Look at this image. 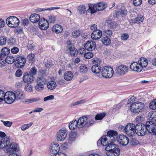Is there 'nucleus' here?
I'll list each match as a JSON object with an SVG mask.
<instances>
[{
    "mask_svg": "<svg viewBox=\"0 0 156 156\" xmlns=\"http://www.w3.org/2000/svg\"><path fill=\"white\" fill-rule=\"evenodd\" d=\"M23 79L25 83H28L32 82L34 80V77L32 75L27 73H24Z\"/></svg>",
    "mask_w": 156,
    "mask_h": 156,
    "instance_id": "obj_17",
    "label": "nucleus"
},
{
    "mask_svg": "<svg viewBox=\"0 0 156 156\" xmlns=\"http://www.w3.org/2000/svg\"><path fill=\"white\" fill-rule=\"evenodd\" d=\"M136 133L138 136H143L145 135L147 133L146 124L145 125L143 123H139L136 124Z\"/></svg>",
    "mask_w": 156,
    "mask_h": 156,
    "instance_id": "obj_5",
    "label": "nucleus"
},
{
    "mask_svg": "<svg viewBox=\"0 0 156 156\" xmlns=\"http://www.w3.org/2000/svg\"><path fill=\"white\" fill-rule=\"evenodd\" d=\"M54 99V96L53 95H50L45 97L44 99V101H46L48 100H52Z\"/></svg>",
    "mask_w": 156,
    "mask_h": 156,
    "instance_id": "obj_61",
    "label": "nucleus"
},
{
    "mask_svg": "<svg viewBox=\"0 0 156 156\" xmlns=\"http://www.w3.org/2000/svg\"><path fill=\"white\" fill-rule=\"evenodd\" d=\"M6 42V39L5 37L1 36L0 37V45H5Z\"/></svg>",
    "mask_w": 156,
    "mask_h": 156,
    "instance_id": "obj_53",
    "label": "nucleus"
},
{
    "mask_svg": "<svg viewBox=\"0 0 156 156\" xmlns=\"http://www.w3.org/2000/svg\"><path fill=\"white\" fill-rule=\"evenodd\" d=\"M102 35V32L101 30H99L94 31L91 34V37L93 40H97L99 39Z\"/></svg>",
    "mask_w": 156,
    "mask_h": 156,
    "instance_id": "obj_20",
    "label": "nucleus"
},
{
    "mask_svg": "<svg viewBox=\"0 0 156 156\" xmlns=\"http://www.w3.org/2000/svg\"><path fill=\"white\" fill-rule=\"evenodd\" d=\"M101 74L102 76L104 78H111L114 74L113 69L109 66H105L102 69Z\"/></svg>",
    "mask_w": 156,
    "mask_h": 156,
    "instance_id": "obj_4",
    "label": "nucleus"
},
{
    "mask_svg": "<svg viewBox=\"0 0 156 156\" xmlns=\"http://www.w3.org/2000/svg\"><path fill=\"white\" fill-rule=\"evenodd\" d=\"M36 82L37 84H42L43 85H45L47 82L46 79L42 76L37 77L36 79Z\"/></svg>",
    "mask_w": 156,
    "mask_h": 156,
    "instance_id": "obj_31",
    "label": "nucleus"
},
{
    "mask_svg": "<svg viewBox=\"0 0 156 156\" xmlns=\"http://www.w3.org/2000/svg\"><path fill=\"white\" fill-rule=\"evenodd\" d=\"M73 77V74L71 71L66 72L64 74V79L67 81H70L71 80Z\"/></svg>",
    "mask_w": 156,
    "mask_h": 156,
    "instance_id": "obj_26",
    "label": "nucleus"
},
{
    "mask_svg": "<svg viewBox=\"0 0 156 156\" xmlns=\"http://www.w3.org/2000/svg\"><path fill=\"white\" fill-rule=\"evenodd\" d=\"M11 51L13 54H17L19 51V49L17 47L14 46L11 48Z\"/></svg>",
    "mask_w": 156,
    "mask_h": 156,
    "instance_id": "obj_58",
    "label": "nucleus"
},
{
    "mask_svg": "<svg viewBox=\"0 0 156 156\" xmlns=\"http://www.w3.org/2000/svg\"><path fill=\"white\" fill-rule=\"evenodd\" d=\"M118 135L117 132L115 130H110L108 131L106 136L108 138L109 142H114L117 139V136Z\"/></svg>",
    "mask_w": 156,
    "mask_h": 156,
    "instance_id": "obj_12",
    "label": "nucleus"
},
{
    "mask_svg": "<svg viewBox=\"0 0 156 156\" xmlns=\"http://www.w3.org/2000/svg\"><path fill=\"white\" fill-rule=\"evenodd\" d=\"M80 120V118L76 121V120L73 121L69 124V127L70 129L73 130L77 126L79 128L83 127L82 122Z\"/></svg>",
    "mask_w": 156,
    "mask_h": 156,
    "instance_id": "obj_14",
    "label": "nucleus"
},
{
    "mask_svg": "<svg viewBox=\"0 0 156 156\" xmlns=\"http://www.w3.org/2000/svg\"><path fill=\"white\" fill-rule=\"evenodd\" d=\"M113 142H110V144H108L105 147V150L108 151H112L114 150L118 149L119 148L118 146L115 144H113Z\"/></svg>",
    "mask_w": 156,
    "mask_h": 156,
    "instance_id": "obj_23",
    "label": "nucleus"
},
{
    "mask_svg": "<svg viewBox=\"0 0 156 156\" xmlns=\"http://www.w3.org/2000/svg\"><path fill=\"white\" fill-rule=\"evenodd\" d=\"M15 65L18 68H22L24 66L26 61V59L23 56H19L17 57L16 59Z\"/></svg>",
    "mask_w": 156,
    "mask_h": 156,
    "instance_id": "obj_11",
    "label": "nucleus"
},
{
    "mask_svg": "<svg viewBox=\"0 0 156 156\" xmlns=\"http://www.w3.org/2000/svg\"><path fill=\"white\" fill-rule=\"evenodd\" d=\"M50 147L54 150H56L58 152L60 150V147L57 143H53L51 144Z\"/></svg>",
    "mask_w": 156,
    "mask_h": 156,
    "instance_id": "obj_44",
    "label": "nucleus"
},
{
    "mask_svg": "<svg viewBox=\"0 0 156 156\" xmlns=\"http://www.w3.org/2000/svg\"><path fill=\"white\" fill-rule=\"evenodd\" d=\"M5 62L8 64H12L15 61V58L13 56H6L5 58Z\"/></svg>",
    "mask_w": 156,
    "mask_h": 156,
    "instance_id": "obj_40",
    "label": "nucleus"
},
{
    "mask_svg": "<svg viewBox=\"0 0 156 156\" xmlns=\"http://www.w3.org/2000/svg\"><path fill=\"white\" fill-rule=\"evenodd\" d=\"M95 117L92 115L87 117L83 116L80 118L83 127H89L92 126L95 122Z\"/></svg>",
    "mask_w": 156,
    "mask_h": 156,
    "instance_id": "obj_1",
    "label": "nucleus"
},
{
    "mask_svg": "<svg viewBox=\"0 0 156 156\" xmlns=\"http://www.w3.org/2000/svg\"><path fill=\"white\" fill-rule=\"evenodd\" d=\"M96 44L92 40H89L87 41L85 44V48L88 51H91L94 50L96 48Z\"/></svg>",
    "mask_w": 156,
    "mask_h": 156,
    "instance_id": "obj_16",
    "label": "nucleus"
},
{
    "mask_svg": "<svg viewBox=\"0 0 156 156\" xmlns=\"http://www.w3.org/2000/svg\"><path fill=\"white\" fill-rule=\"evenodd\" d=\"M129 37V35L127 34H124L121 36V38L122 40H126Z\"/></svg>",
    "mask_w": 156,
    "mask_h": 156,
    "instance_id": "obj_64",
    "label": "nucleus"
},
{
    "mask_svg": "<svg viewBox=\"0 0 156 156\" xmlns=\"http://www.w3.org/2000/svg\"><path fill=\"white\" fill-rule=\"evenodd\" d=\"M47 86L48 89L53 90L56 87L57 84L55 81H51L48 83Z\"/></svg>",
    "mask_w": 156,
    "mask_h": 156,
    "instance_id": "obj_35",
    "label": "nucleus"
},
{
    "mask_svg": "<svg viewBox=\"0 0 156 156\" xmlns=\"http://www.w3.org/2000/svg\"><path fill=\"white\" fill-rule=\"evenodd\" d=\"M19 148H18L17 144L14 143L9 144L6 147V151L7 152L13 153L16 152L19 150Z\"/></svg>",
    "mask_w": 156,
    "mask_h": 156,
    "instance_id": "obj_15",
    "label": "nucleus"
},
{
    "mask_svg": "<svg viewBox=\"0 0 156 156\" xmlns=\"http://www.w3.org/2000/svg\"><path fill=\"white\" fill-rule=\"evenodd\" d=\"M135 105L134 103H133L131 105L130 107V109L131 111L134 113H137L139 112V109H138V108H136V107H135Z\"/></svg>",
    "mask_w": 156,
    "mask_h": 156,
    "instance_id": "obj_42",
    "label": "nucleus"
},
{
    "mask_svg": "<svg viewBox=\"0 0 156 156\" xmlns=\"http://www.w3.org/2000/svg\"><path fill=\"white\" fill-rule=\"evenodd\" d=\"M149 108L152 109H156V99L152 100L149 104Z\"/></svg>",
    "mask_w": 156,
    "mask_h": 156,
    "instance_id": "obj_46",
    "label": "nucleus"
},
{
    "mask_svg": "<svg viewBox=\"0 0 156 156\" xmlns=\"http://www.w3.org/2000/svg\"><path fill=\"white\" fill-rule=\"evenodd\" d=\"M35 89L37 91H41L44 90V85L37 83V84L35 87Z\"/></svg>",
    "mask_w": 156,
    "mask_h": 156,
    "instance_id": "obj_49",
    "label": "nucleus"
},
{
    "mask_svg": "<svg viewBox=\"0 0 156 156\" xmlns=\"http://www.w3.org/2000/svg\"><path fill=\"white\" fill-rule=\"evenodd\" d=\"M107 6V4L104 2L98 3L95 6L96 9L98 11H102L105 9Z\"/></svg>",
    "mask_w": 156,
    "mask_h": 156,
    "instance_id": "obj_28",
    "label": "nucleus"
},
{
    "mask_svg": "<svg viewBox=\"0 0 156 156\" xmlns=\"http://www.w3.org/2000/svg\"><path fill=\"white\" fill-rule=\"evenodd\" d=\"M95 5L93 4H90L89 5V8L88 10L90 11L91 13H94L96 12V10L95 9Z\"/></svg>",
    "mask_w": 156,
    "mask_h": 156,
    "instance_id": "obj_52",
    "label": "nucleus"
},
{
    "mask_svg": "<svg viewBox=\"0 0 156 156\" xmlns=\"http://www.w3.org/2000/svg\"><path fill=\"white\" fill-rule=\"evenodd\" d=\"M91 69L93 73L98 74L101 71V67L100 66H93L91 67Z\"/></svg>",
    "mask_w": 156,
    "mask_h": 156,
    "instance_id": "obj_34",
    "label": "nucleus"
},
{
    "mask_svg": "<svg viewBox=\"0 0 156 156\" xmlns=\"http://www.w3.org/2000/svg\"><path fill=\"white\" fill-rule=\"evenodd\" d=\"M23 74L22 71L20 69H17L15 73V75L17 77H19L21 76Z\"/></svg>",
    "mask_w": 156,
    "mask_h": 156,
    "instance_id": "obj_62",
    "label": "nucleus"
},
{
    "mask_svg": "<svg viewBox=\"0 0 156 156\" xmlns=\"http://www.w3.org/2000/svg\"><path fill=\"white\" fill-rule=\"evenodd\" d=\"M37 73V70L35 67H33L31 68L30 71V74L32 75L33 76L36 74Z\"/></svg>",
    "mask_w": 156,
    "mask_h": 156,
    "instance_id": "obj_54",
    "label": "nucleus"
},
{
    "mask_svg": "<svg viewBox=\"0 0 156 156\" xmlns=\"http://www.w3.org/2000/svg\"><path fill=\"white\" fill-rule=\"evenodd\" d=\"M94 56L93 54L91 52H88L84 54V57L86 59H90Z\"/></svg>",
    "mask_w": 156,
    "mask_h": 156,
    "instance_id": "obj_51",
    "label": "nucleus"
},
{
    "mask_svg": "<svg viewBox=\"0 0 156 156\" xmlns=\"http://www.w3.org/2000/svg\"><path fill=\"white\" fill-rule=\"evenodd\" d=\"M68 48L69 51V53L72 56H73L77 54V51L73 46H72L71 43H69L68 45Z\"/></svg>",
    "mask_w": 156,
    "mask_h": 156,
    "instance_id": "obj_25",
    "label": "nucleus"
},
{
    "mask_svg": "<svg viewBox=\"0 0 156 156\" xmlns=\"http://www.w3.org/2000/svg\"><path fill=\"white\" fill-rule=\"evenodd\" d=\"M106 115V113L105 112H102L97 114L95 119L96 120H101Z\"/></svg>",
    "mask_w": 156,
    "mask_h": 156,
    "instance_id": "obj_43",
    "label": "nucleus"
},
{
    "mask_svg": "<svg viewBox=\"0 0 156 156\" xmlns=\"http://www.w3.org/2000/svg\"><path fill=\"white\" fill-rule=\"evenodd\" d=\"M6 23L9 27H15L19 25L20 21L19 19L16 17L10 16L7 19Z\"/></svg>",
    "mask_w": 156,
    "mask_h": 156,
    "instance_id": "obj_6",
    "label": "nucleus"
},
{
    "mask_svg": "<svg viewBox=\"0 0 156 156\" xmlns=\"http://www.w3.org/2000/svg\"><path fill=\"white\" fill-rule=\"evenodd\" d=\"M128 11L126 8L124 6L120 7L118 11H115L113 14L114 17H120L122 20H124L127 16Z\"/></svg>",
    "mask_w": 156,
    "mask_h": 156,
    "instance_id": "obj_2",
    "label": "nucleus"
},
{
    "mask_svg": "<svg viewBox=\"0 0 156 156\" xmlns=\"http://www.w3.org/2000/svg\"><path fill=\"white\" fill-rule=\"evenodd\" d=\"M1 122H2L4 125L6 126L7 127H10L11 126L12 124V122L11 121H4L3 120H2Z\"/></svg>",
    "mask_w": 156,
    "mask_h": 156,
    "instance_id": "obj_56",
    "label": "nucleus"
},
{
    "mask_svg": "<svg viewBox=\"0 0 156 156\" xmlns=\"http://www.w3.org/2000/svg\"><path fill=\"white\" fill-rule=\"evenodd\" d=\"M135 105V107L139 109V112L142 111L144 108V103L140 102H136L134 103Z\"/></svg>",
    "mask_w": 156,
    "mask_h": 156,
    "instance_id": "obj_37",
    "label": "nucleus"
},
{
    "mask_svg": "<svg viewBox=\"0 0 156 156\" xmlns=\"http://www.w3.org/2000/svg\"><path fill=\"white\" fill-rule=\"evenodd\" d=\"M55 20V17L53 15H51L49 16L48 21L50 23H54Z\"/></svg>",
    "mask_w": 156,
    "mask_h": 156,
    "instance_id": "obj_60",
    "label": "nucleus"
},
{
    "mask_svg": "<svg viewBox=\"0 0 156 156\" xmlns=\"http://www.w3.org/2000/svg\"><path fill=\"white\" fill-rule=\"evenodd\" d=\"M139 65L138 63L136 62H133L131 64L130 66V68L133 71L140 72L142 70V67L138 66Z\"/></svg>",
    "mask_w": 156,
    "mask_h": 156,
    "instance_id": "obj_22",
    "label": "nucleus"
},
{
    "mask_svg": "<svg viewBox=\"0 0 156 156\" xmlns=\"http://www.w3.org/2000/svg\"><path fill=\"white\" fill-rule=\"evenodd\" d=\"M147 131L151 134L156 135V124L152 121H148L146 122Z\"/></svg>",
    "mask_w": 156,
    "mask_h": 156,
    "instance_id": "obj_8",
    "label": "nucleus"
},
{
    "mask_svg": "<svg viewBox=\"0 0 156 156\" xmlns=\"http://www.w3.org/2000/svg\"><path fill=\"white\" fill-rule=\"evenodd\" d=\"M101 138L102 141V146L106 147L108 144H110L108 138L106 135L103 136Z\"/></svg>",
    "mask_w": 156,
    "mask_h": 156,
    "instance_id": "obj_36",
    "label": "nucleus"
},
{
    "mask_svg": "<svg viewBox=\"0 0 156 156\" xmlns=\"http://www.w3.org/2000/svg\"><path fill=\"white\" fill-rule=\"evenodd\" d=\"M41 19L39 15L36 13L32 14L30 17V21L33 23L39 22Z\"/></svg>",
    "mask_w": 156,
    "mask_h": 156,
    "instance_id": "obj_21",
    "label": "nucleus"
},
{
    "mask_svg": "<svg viewBox=\"0 0 156 156\" xmlns=\"http://www.w3.org/2000/svg\"><path fill=\"white\" fill-rule=\"evenodd\" d=\"M109 37H103L102 38L101 41L103 44L105 45H107L110 44L111 42V40Z\"/></svg>",
    "mask_w": 156,
    "mask_h": 156,
    "instance_id": "obj_39",
    "label": "nucleus"
},
{
    "mask_svg": "<svg viewBox=\"0 0 156 156\" xmlns=\"http://www.w3.org/2000/svg\"><path fill=\"white\" fill-rule=\"evenodd\" d=\"M10 52V49L7 47H4L2 48L1 51V53L2 55L4 58L5 57L8 55Z\"/></svg>",
    "mask_w": 156,
    "mask_h": 156,
    "instance_id": "obj_32",
    "label": "nucleus"
},
{
    "mask_svg": "<svg viewBox=\"0 0 156 156\" xmlns=\"http://www.w3.org/2000/svg\"><path fill=\"white\" fill-rule=\"evenodd\" d=\"M139 144V142L136 140H133L129 142V144L130 145L135 146Z\"/></svg>",
    "mask_w": 156,
    "mask_h": 156,
    "instance_id": "obj_63",
    "label": "nucleus"
},
{
    "mask_svg": "<svg viewBox=\"0 0 156 156\" xmlns=\"http://www.w3.org/2000/svg\"><path fill=\"white\" fill-rule=\"evenodd\" d=\"M120 154V149L119 148L117 149L112 151L107 152L106 154L108 156H118Z\"/></svg>",
    "mask_w": 156,
    "mask_h": 156,
    "instance_id": "obj_29",
    "label": "nucleus"
},
{
    "mask_svg": "<svg viewBox=\"0 0 156 156\" xmlns=\"http://www.w3.org/2000/svg\"><path fill=\"white\" fill-rule=\"evenodd\" d=\"M73 36L75 38H77L80 35V32L79 30H75L72 32Z\"/></svg>",
    "mask_w": 156,
    "mask_h": 156,
    "instance_id": "obj_55",
    "label": "nucleus"
},
{
    "mask_svg": "<svg viewBox=\"0 0 156 156\" xmlns=\"http://www.w3.org/2000/svg\"><path fill=\"white\" fill-rule=\"evenodd\" d=\"M117 141L120 144L124 146H126L129 142L128 137L126 136L123 134L119 136Z\"/></svg>",
    "mask_w": 156,
    "mask_h": 156,
    "instance_id": "obj_13",
    "label": "nucleus"
},
{
    "mask_svg": "<svg viewBox=\"0 0 156 156\" xmlns=\"http://www.w3.org/2000/svg\"><path fill=\"white\" fill-rule=\"evenodd\" d=\"M57 140L61 141H63L67 136V132L66 129H61L57 132Z\"/></svg>",
    "mask_w": 156,
    "mask_h": 156,
    "instance_id": "obj_10",
    "label": "nucleus"
},
{
    "mask_svg": "<svg viewBox=\"0 0 156 156\" xmlns=\"http://www.w3.org/2000/svg\"><path fill=\"white\" fill-rule=\"evenodd\" d=\"M33 124V122H31L29 124L23 125L21 126L20 128L22 130H25L31 126Z\"/></svg>",
    "mask_w": 156,
    "mask_h": 156,
    "instance_id": "obj_48",
    "label": "nucleus"
},
{
    "mask_svg": "<svg viewBox=\"0 0 156 156\" xmlns=\"http://www.w3.org/2000/svg\"><path fill=\"white\" fill-rule=\"evenodd\" d=\"M16 96V98L17 100H21L24 99L25 97V94L21 90H19L14 91Z\"/></svg>",
    "mask_w": 156,
    "mask_h": 156,
    "instance_id": "obj_24",
    "label": "nucleus"
},
{
    "mask_svg": "<svg viewBox=\"0 0 156 156\" xmlns=\"http://www.w3.org/2000/svg\"><path fill=\"white\" fill-rule=\"evenodd\" d=\"M39 25L40 28L43 30H46L49 27L48 23L44 18L43 19L41 18L39 23Z\"/></svg>",
    "mask_w": 156,
    "mask_h": 156,
    "instance_id": "obj_19",
    "label": "nucleus"
},
{
    "mask_svg": "<svg viewBox=\"0 0 156 156\" xmlns=\"http://www.w3.org/2000/svg\"><path fill=\"white\" fill-rule=\"evenodd\" d=\"M142 2V0H133V4L136 6L140 5Z\"/></svg>",
    "mask_w": 156,
    "mask_h": 156,
    "instance_id": "obj_59",
    "label": "nucleus"
},
{
    "mask_svg": "<svg viewBox=\"0 0 156 156\" xmlns=\"http://www.w3.org/2000/svg\"><path fill=\"white\" fill-rule=\"evenodd\" d=\"M52 30L53 32L58 34L62 32L63 29L61 25L56 24L52 27Z\"/></svg>",
    "mask_w": 156,
    "mask_h": 156,
    "instance_id": "obj_30",
    "label": "nucleus"
},
{
    "mask_svg": "<svg viewBox=\"0 0 156 156\" xmlns=\"http://www.w3.org/2000/svg\"><path fill=\"white\" fill-rule=\"evenodd\" d=\"M49 154L51 155L55 156V155H56V154H58V152L56 151V150H54L53 149H52V148H51L50 147L49 148Z\"/></svg>",
    "mask_w": 156,
    "mask_h": 156,
    "instance_id": "obj_57",
    "label": "nucleus"
},
{
    "mask_svg": "<svg viewBox=\"0 0 156 156\" xmlns=\"http://www.w3.org/2000/svg\"><path fill=\"white\" fill-rule=\"evenodd\" d=\"M139 65L140 67L142 68L146 67L148 64V62L147 60L144 58H140V60L138 61Z\"/></svg>",
    "mask_w": 156,
    "mask_h": 156,
    "instance_id": "obj_27",
    "label": "nucleus"
},
{
    "mask_svg": "<svg viewBox=\"0 0 156 156\" xmlns=\"http://www.w3.org/2000/svg\"><path fill=\"white\" fill-rule=\"evenodd\" d=\"M77 10L80 14H83L85 13L86 7L84 5H80L78 7Z\"/></svg>",
    "mask_w": 156,
    "mask_h": 156,
    "instance_id": "obj_45",
    "label": "nucleus"
},
{
    "mask_svg": "<svg viewBox=\"0 0 156 156\" xmlns=\"http://www.w3.org/2000/svg\"><path fill=\"white\" fill-rule=\"evenodd\" d=\"M10 144V141L9 138H4L0 140V148H4L6 150V147Z\"/></svg>",
    "mask_w": 156,
    "mask_h": 156,
    "instance_id": "obj_18",
    "label": "nucleus"
},
{
    "mask_svg": "<svg viewBox=\"0 0 156 156\" xmlns=\"http://www.w3.org/2000/svg\"><path fill=\"white\" fill-rule=\"evenodd\" d=\"M106 23L111 28H114L115 27V22L110 19H108L106 21Z\"/></svg>",
    "mask_w": 156,
    "mask_h": 156,
    "instance_id": "obj_38",
    "label": "nucleus"
},
{
    "mask_svg": "<svg viewBox=\"0 0 156 156\" xmlns=\"http://www.w3.org/2000/svg\"><path fill=\"white\" fill-rule=\"evenodd\" d=\"M103 33L104 34H104V35H106V36L109 37H110L111 36H112V30L109 29L104 30L103 31Z\"/></svg>",
    "mask_w": 156,
    "mask_h": 156,
    "instance_id": "obj_50",
    "label": "nucleus"
},
{
    "mask_svg": "<svg viewBox=\"0 0 156 156\" xmlns=\"http://www.w3.org/2000/svg\"><path fill=\"white\" fill-rule=\"evenodd\" d=\"M148 116L149 119L152 121L156 122V112L155 111H151L149 112L148 114Z\"/></svg>",
    "mask_w": 156,
    "mask_h": 156,
    "instance_id": "obj_33",
    "label": "nucleus"
},
{
    "mask_svg": "<svg viewBox=\"0 0 156 156\" xmlns=\"http://www.w3.org/2000/svg\"><path fill=\"white\" fill-rule=\"evenodd\" d=\"M128 71V68L124 65L118 66L115 71L116 73L119 76L124 75Z\"/></svg>",
    "mask_w": 156,
    "mask_h": 156,
    "instance_id": "obj_9",
    "label": "nucleus"
},
{
    "mask_svg": "<svg viewBox=\"0 0 156 156\" xmlns=\"http://www.w3.org/2000/svg\"><path fill=\"white\" fill-rule=\"evenodd\" d=\"M4 99L6 103L8 104L12 103L16 99L14 92L12 91L6 92L5 94Z\"/></svg>",
    "mask_w": 156,
    "mask_h": 156,
    "instance_id": "obj_7",
    "label": "nucleus"
},
{
    "mask_svg": "<svg viewBox=\"0 0 156 156\" xmlns=\"http://www.w3.org/2000/svg\"><path fill=\"white\" fill-rule=\"evenodd\" d=\"M80 71L81 73H87L88 69L86 65H82L80 67Z\"/></svg>",
    "mask_w": 156,
    "mask_h": 156,
    "instance_id": "obj_47",
    "label": "nucleus"
},
{
    "mask_svg": "<svg viewBox=\"0 0 156 156\" xmlns=\"http://www.w3.org/2000/svg\"><path fill=\"white\" fill-rule=\"evenodd\" d=\"M136 125L129 123L124 128V130L126 134L129 136H132L136 134Z\"/></svg>",
    "mask_w": 156,
    "mask_h": 156,
    "instance_id": "obj_3",
    "label": "nucleus"
},
{
    "mask_svg": "<svg viewBox=\"0 0 156 156\" xmlns=\"http://www.w3.org/2000/svg\"><path fill=\"white\" fill-rule=\"evenodd\" d=\"M92 63L94 64L93 66H100L101 62L100 59L98 58H94L91 59Z\"/></svg>",
    "mask_w": 156,
    "mask_h": 156,
    "instance_id": "obj_41",
    "label": "nucleus"
}]
</instances>
